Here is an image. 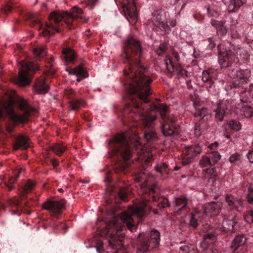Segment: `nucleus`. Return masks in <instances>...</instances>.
Listing matches in <instances>:
<instances>
[{
    "label": "nucleus",
    "instance_id": "nucleus-1",
    "mask_svg": "<svg viewBox=\"0 0 253 253\" xmlns=\"http://www.w3.org/2000/svg\"><path fill=\"white\" fill-rule=\"evenodd\" d=\"M124 51V63L126 64L124 74L127 80L124 85L129 102L125 104L120 114L124 120L129 118L132 121L141 119L146 129L144 133L145 139L148 141H154L157 138V133L153 129V122L157 118L154 112L158 107L149 98L151 94L149 84L152 80L141 63L140 42L132 37L128 38Z\"/></svg>",
    "mask_w": 253,
    "mask_h": 253
},
{
    "label": "nucleus",
    "instance_id": "nucleus-2",
    "mask_svg": "<svg viewBox=\"0 0 253 253\" xmlns=\"http://www.w3.org/2000/svg\"><path fill=\"white\" fill-rule=\"evenodd\" d=\"M151 210L149 201L141 202L139 205L130 208L128 211H124L118 215L114 214L110 221H103L105 225L103 229L100 228L97 223L96 227L98 234L101 237L108 239L110 247L114 249H120L123 246L125 237L121 232L125 227L122 226L121 224H125L131 232H135L143 217Z\"/></svg>",
    "mask_w": 253,
    "mask_h": 253
},
{
    "label": "nucleus",
    "instance_id": "nucleus-3",
    "mask_svg": "<svg viewBox=\"0 0 253 253\" xmlns=\"http://www.w3.org/2000/svg\"><path fill=\"white\" fill-rule=\"evenodd\" d=\"M110 157L113 159V169L116 173L127 171V169L131 164L133 153L132 148L142 150V146L137 140H129L126 132L118 133L108 142Z\"/></svg>",
    "mask_w": 253,
    "mask_h": 253
},
{
    "label": "nucleus",
    "instance_id": "nucleus-4",
    "mask_svg": "<svg viewBox=\"0 0 253 253\" xmlns=\"http://www.w3.org/2000/svg\"><path fill=\"white\" fill-rule=\"evenodd\" d=\"M83 12L81 8L75 6L72 8L71 12H52L48 17V22L46 23L44 26L41 21L36 18L33 14L27 15L28 24L31 27H36L38 30H42L40 34L43 37L49 39L55 33H59L63 28V25H66L69 29L73 26V21L80 17V15Z\"/></svg>",
    "mask_w": 253,
    "mask_h": 253
},
{
    "label": "nucleus",
    "instance_id": "nucleus-5",
    "mask_svg": "<svg viewBox=\"0 0 253 253\" xmlns=\"http://www.w3.org/2000/svg\"><path fill=\"white\" fill-rule=\"evenodd\" d=\"M18 106L20 110L23 112V115L15 113L11 104H8L6 107V113L10 119V122L6 125V130L8 132H12L16 125L27 122L29 116L37 112V110L32 107L24 99L19 100Z\"/></svg>",
    "mask_w": 253,
    "mask_h": 253
},
{
    "label": "nucleus",
    "instance_id": "nucleus-6",
    "mask_svg": "<svg viewBox=\"0 0 253 253\" xmlns=\"http://www.w3.org/2000/svg\"><path fill=\"white\" fill-rule=\"evenodd\" d=\"M217 47L218 61L221 68H226L233 63H237L240 59L246 60L248 58V52L243 48H239L237 50V56H236L231 50H227L224 48L223 44L218 45Z\"/></svg>",
    "mask_w": 253,
    "mask_h": 253
},
{
    "label": "nucleus",
    "instance_id": "nucleus-7",
    "mask_svg": "<svg viewBox=\"0 0 253 253\" xmlns=\"http://www.w3.org/2000/svg\"><path fill=\"white\" fill-rule=\"evenodd\" d=\"M39 69L38 65L33 62L22 61L20 63L18 75L13 77L11 79L12 82L20 86L28 85L30 84L33 75Z\"/></svg>",
    "mask_w": 253,
    "mask_h": 253
},
{
    "label": "nucleus",
    "instance_id": "nucleus-8",
    "mask_svg": "<svg viewBox=\"0 0 253 253\" xmlns=\"http://www.w3.org/2000/svg\"><path fill=\"white\" fill-rule=\"evenodd\" d=\"M113 174L111 171L107 170L104 178V181L106 183V196L108 197V199L107 200L108 204L113 202L117 203L116 199L117 197L120 200H125L127 198L128 193L126 185L122 186L120 184H118L117 186L118 187L119 191H116V187L110 184L112 182Z\"/></svg>",
    "mask_w": 253,
    "mask_h": 253
},
{
    "label": "nucleus",
    "instance_id": "nucleus-9",
    "mask_svg": "<svg viewBox=\"0 0 253 253\" xmlns=\"http://www.w3.org/2000/svg\"><path fill=\"white\" fill-rule=\"evenodd\" d=\"M139 238L137 253H146L150 249L156 248L158 245V231L156 230L145 234L141 233Z\"/></svg>",
    "mask_w": 253,
    "mask_h": 253
},
{
    "label": "nucleus",
    "instance_id": "nucleus-10",
    "mask_svg": "<svg viewBox=\"0 0 253 253\" xmlns=\"http://www.w3.org/2000/svg\"><path fill=\"white\" fill-rule=\"evenodd\" d=\"M248 92L244 91L240 94L241 102L235 108V113L241 116L247 118L253 117V108L251 105L252 102L251 95L248 96Z\"/></svg>",
    "mask_w": 253,
    "mask_h": 253
},
{
    "label": "nucleus",
    "instance_id": "nucleus-11",
    "mask_svg": "<svg viewBox=\"0 0 253 253\" xmlns=\"http://www.w3.org/2000/svg\"><path fill=\"white\" fill-rule=\"evenodd\" d=\"M228 83L232 84L235 87H239L246 83L251 76L250 70L233 69L229 74Z\"/></svg>",
    "mask_w": 253,
    "mask_h": 253
},
{
    "label": "nucleus",
    "instance_id": "nucleus-12",
    "mask_svg": "<svg viewBox=\"0 0 253 253\" xmlns=\"http://www.w3.org/2000/svg\"><path fill=\"white\" fill-rule=\"evenodd\" d=\"M159 114L162 119L166 122L162 126V131L164 135L170 136L172 135L174 130L167 123L170 122L172 124H174L176 121V118L172 114H169L167 106L160 104H159Z\"/></svg>",
    "mask_w": 253,
    "mask_h": 253
},
{
    "label": "nucleus",
    "instance_id": "nucleus-13",
    "mask_svg": "<svg viewBox=\"0 0 253 253\" xmlns=\"http://www.w3.org/2000/svg\"><path fill=\"white\" fill-rule=\"evenodd\" d=\"M65 200L52 201L47 200L42 205V208L50 211L51 214L58 218L65 209Z\"/></svg>",
    "mask_w": 253,
    "mask_h": 253
},
{
    "label": "nucleus",
    "instance_id": "nucleus-14",
    "mask_svg": "<svg viewBox=\"0 0 253 253\" xmlns=\"http://www.w3.org/2000/svg\"><path fill=\"white\" fill-rule=\"evenodd\" d=\"M202 151V149L199 144L186 146L183 152L185 157L181 161L182 165L186 166L191 164L192 159L199 155Z\"/></svg>",
    "mask_w": 253,
    "mask_h": 253
},
{
    "label": "nucleus",
    "instance_id": "nucleus-15",
    "mask_svg": "<svg viewBox=\"0 0 253 253\" xmlns=\"http://www.w3.org/2000/svg\"><path fill=\"white\" fill-rule=\"evenodd\" d=\"M222 203L220 202H211L204 205L203 207L204 213L202 218H209L212 215L218 214L221 210Z\"/></svg>",
    "mask_w": 253,
    "mask_h": 253
},
{
    "label": "nucleus",
    "instance_id": "nucleus-16",
    "mask_svg": "<svg viewBox=\"0 0 253 253\" xmlns=\"http://www.w3.org/2000/svg\"><path fill=\"white\" fill-rule=\"evenodd\" d=\"M135 180L139 183L141 189H142L145 193L149 192L150 193H155L154 187H150L147 178V176L144 173L140 172L135 174L134 176Z\"/></svg>",
    "mask_w": 253,
    "mask_h": 253
},
{
    "label": "nucleus",
    "instance_id": "nucleus-17",
    "mask_svg": "<svg viewBox=\"0 0 253 253\" xmlns=\"http://www.w3.org/2000/svg\"><path fill=\"white\" fill-rule=\"evenodd\" d=\"M7 204L11 208L12 214L20 215L22 211L27 212L29 214H31V212L29 210L24 209V207L20 204V201L18 198H13L9 199L7 201Z\"/></svg>",
    "mask_w": 253,
    "mask_h": 253
},
{
    "label": "nucleus",
    "instance_id": "nucleus-18",
    "mask_svg": "<svg viewBox=\"0 0 253 253\" xmlns=\"http://www.w3.org/2000/svg\"><path fill=\"white\" fill-rule=\"evenodd\" d=\"M179 56L177 52L173 51L171 56L168 59H165V64L167 69L169 72H174L180 69Z\"/></svg>",
    "mask_w": 253,
    "mask_h": 253
},
{
    "label": "nucleus",
    "instance_id": "nucleus-19",
    "mask_svg": "<svg viewBox=\"0 0 253 253\" xmlns=\"http://www.w3.org/2000/svg\"><path fill=\"white\" fill-rule=\"evenodd\" d=\"M123 10L126 16H128L133 21L136 20L137 12L134 0H127V3L123 6Z\"/></svg>",
    "mask_w": 253,
    "mask_h": 253
},
{
    "label": "nucleus",
    "instance_id": "nucleus-20",
    "mask_svg": "<svg viewBox=\"0 0 253 253\" xmlns=\"http://www.w3.org/2000/svg\"><path fill=\"white\" fill-rule=\"evenodd\" d=\"M35 89L39 94H45L48 91L49 86L44 77H41L37 79Z\"/></svg>",
    "mask_w": 253,
    "mask_h": 253
},
{
    "label": "nucleus",
    "instance_id": "nucleus-21",
    "mask_svg": "<svg viewBox=\"0 0 253 253\" xmlns=\"http://www.w3.org/2000/svg\"><path fill=\"white\" fill-rule=\"evenodd\" d=\"M29 147V138L23 135L18 136L13 145V149L15 150H18L20 148L26 149Z\"/></svg>",
    "mask_w": 253,
    "mask_h": 253
},
{
    "label": "nucleus",
    "instance_id": "nucleus-22",
    "mask_svg": "<svg viewBox=\"0 0 253 253\" xmlns=\"http://www.w3.org/2000/svg\"><path fill=\"white\" fill-rule=\"evenodd\" d=\"M69 74L76 75L77 77V81L80 82L83 79L88 77V75L82 66H77L74 69H67Z\"/></svg>",
    "mask_w": 253,
    "mask_h": 253
},
{
    "label": "nucleus",
    "instance_id": "nucleus-23",
    "mask_svg": "<svg viewBox=\"0 0 253 253\" xmlns=\"http://www.w3.org/2000/svg\"><path fill=\"white\" fill-rule=\"evenodd\" d=\"M86 103L82 98L78 97L69 101V108L70 110L77 112L82 107H84Z\"/></svg>",
    "mask_w": 253,
    "mask_h": 253
},
{
    "label": "nucleus",
    "instance_id": "nucleus-24",
    "mask_svg": "<svg viewBox=\"0 0 253 253\" xmlns=\"http://www.w3.org/2000/svg\"><path fill=\"white\" fill-rule=\"evenodd\" d=\"M214 72L212 70H204L202 72V80L207 87H211L214 82Z\"/></svg>",
    "mask_w": 253,
    "mask_h": 253
},
{
    "label": "nucleus",
    "instance_id": "nucleus-25",
    "mask_svg": "<svg viewBox=\"0 0 253 253\" xmlns=\"http://www.w3.org/2000/svg\"><path fill=\"white\" fill-rule=\"evenodd\" d=\"M225 23L224 21H217L214 19L211 20V25L216 30V33L221 36L225 35L227 32L224 26Z\"/></svg>",
    "mask_w": 253,
    "mask_h": 253
},
{
    "label": "nucleus",
    "instance_id": "nucleus-26",
    "mask_svg": "<svg viewBox=\"0 0 253 253\" xmlns=\"http://www.w3.org/2000/svg\"><path fill=\"white\" fill-rule=\"evenodd\" d=\"M226 202L231 208H235L238 211H240V208L242 206V201L237 199L232 195H227L225 198Z\"/></svg>",
    "mask_w": 253,
    "mask_h": 253
},
{
    "label": "nucleus",
    "instance_id": "nucleus-27",
    "mask_svg": "<svg viewBox=\"0 0 253 253\" xmlns=\"http://www.w3.org/2000/svg\"><path fill=\"white\" fill-rule=\"evenodd\" d=\"M187 204L186 199L184 197H180L176 198L175 200L174 210L175 212L178 214L181 213V211L186 208Z\"/></svg>",
    "mask_w": 253,
    "mask_h": 253
},
{
    "label": "nucleus",
    "instance_id": "nucleus-28",
    "mask_svg": "<svg viewBox=\"0 0 253 253\" xmlns=\"http://www.w3.org/2000/svg\"><path fill=\"white\" fill-rule=\"evenodd\" d=\"M203 241L201 243V247L204 251H206L209 246L215 240V235L211 232L206 233L203 235Z\"/></svg>",
    "mask_w": 253,
    "mask_h": 253
},
{
    "label": "nucleus",
    "instance_id": "nucleus-29",
    "mask_svg": "<svg viewBox=\"0 0 253 253\" xmlns=\"http://www.w3.org/2000/svg\"><path fill=\"white\" fill-rule=\"evenodd\" d=\"M237 222L236 218L232 219H224L222 223L220 228L223 231L233 232L234 231V224Z\"/></svg>",
    "mask_w": 253,
    "mask_h": 253
},
{
    "label": "nucleus",
    "instance_id": "nucleus-30",
    "mask_svg": "<svg viewBox=\"0 0 253 253\" xmlns=\"http://www.w3.org/2000/svg\"><path fill=\"white\" fill-rule=\"evenodd\" d=\"M247 240L246 237L243 235H239L235 237L234 240L232 242L231 248L233 251H236L240 247L245 244Z\"/></svg>",
    "mask_w": 253,
    "mask_h": 253
},
{
    "label": "nucleus",
    "instance_id": "nucleus-31",
    "mask_svg": "<svg viewBox=\"0 0 253 253\" xmlns=\"http://www.w3.org/2000/svg\"><path fill=\"white\" fill-rule=\"evenodd\" d=\"M63 58L66 62H72L76 58L74 51L70 47L63 48L62 49Z\"/></svg>",
    "mask_w": 253,
    "mask_h": 253
},
{
    "label": "nucleus",
    "instance_id": "nucleus-32",
    "mask_svg": "<svg viewBox=\"0 0 253 253\" xmlns=\"http://www.w3.org/2000/svg\"><path fill=\"white\" fill-rule=\"evenodd\" d=\"M50 149L57 156H60L66 150V147L63 143H55Z\"/></svg>",
    "mask_w": 253,
    "mask_h": 253
},
{
    "label": "nucleus",
    "instance_id": "nucleus-33",
    "mask_svg": "<svg viewBox=\"0 0 253 253\" xmlns=\"http://www.w3.org/2000/svg\"><path fill=\"white\" fill-rule=\"evenodd\" d=\"M152 159V156H148L147 158L145 155L142 156L139 155L137 157L136 164L137 165H141L142 168L145 169V168L149 164L150 160Z\"/></svg>",
    "mask_w": 253,
    "mask_h": 253
},
{
    "label": "nucleus",
    "instance_id": "nucleus-34",
    "mask_svg": "<svg viewBox=\"0 0 253 253\" xmlns=\"http://www.w3.org/2000/svg\"><path fill=\"white\" fill-rule=\"evenodd\" d=\"M243 3L241 0H231L228 5V11L230 12L236 11L243 5Z\"/></svg>",
    "mask_w": 253,
    "mask_h": 253
},
{
    "label": "nucleus",
    "instance_id": "nucleus-35",
    "mask_svg": "<svg viewBox=\"0 0 253 253\" xmlns=\"http://www.w3.org/2000/svg\"><path fill=\"white\" fill-rule=\"evenodd\" d=\"M225 113V105L223 103H218L217 108L215 110V117L219 120L222 121Z\"/></svg>",
    "mask_w": 253,
    "mask_h": 253
},
{
    "label": "nucleus",
    "instance_id": "nucleus-36",
    "mask_svg": "<svg viewBox=\"0 0 253 253\" xmlns=\"http://www.w3.org/2000/svg\"><path fill=\"white\" fill-rule=\"evenodd\" d=\"M152 25L153 27L152 28L154 32L155 33L156 35L157 34V28L158 27V13L157 11L152 13V17L151 19V22L149 25Z\"/></svg>",
    "mask_w": 253,
    "mask_h": 253
},
{
    "label": "nucleus",
    "instance_id": "nucleus-37",
    "mask_svg": "<svg viewBox=\"0 0 253 253\" xmlns=\"http://www.w3.org/2000/svg\"><path fill=\"white\" fill-rule=\"evenodd\" d=\"M34 53L37 58L40 59L46 54L45 48L42 46H37L33 49Z\"/></svg>",
    "mask_w": 253,
    "mask_h": 253
},
{
    "label": "nucleus",
    "instance_id": "nucleus-38",
    "mask_svg": "<svg viewBox=\"0 0 253 253\" xmlns=\"http://www.w3.org/2000/svg\"><path fill=\"white\" fill-rule=\"evenodd\" d=\"M35 186V183L31 180H28L25 182L23 185V191L24 193H28L31 192Z\"/></svg>",
    "mask_w": 253,
    "mask_h": 253
},
{
    "label": "nucleus",
    "instance_id": "nucleus-39",
    "mask_svg": "<svg viewBox=\"0 0 253 253\" xmlns=\"http://www.w3.org/2000/svg\"><path fill=\"white\" fill-rule=\"evenodd\" d=\"M18 177V173H15L14 177H8V181L7 183H5V185L9 191H11L12 189L13 186L12 184L17 180Z\"/></svg>",
    "mask_w": 253,
    "mask_h": 253
},
{
    "label": "nucleus",
    "instance_id": "nucleus-40",
    "mask_svg": "<svg viewBox=\"0 0 253 253\" xmlns=\"http://www.w3.org/2000/svg\"><path fill=\"white\" fill-rule=\"evenodd\" d=\"M194 107H195L196 109V111L195 113V116H198L200 117L201 119H204V117H206L207 116V110L205 108H202L201 109H197L195 106V103H194Z\"/></svg>",
    "mask_w": 253,
    "mask_h": 253
},
{
    "label": "nucleus",
    "instance_id": "nucleus-41",
    "mask_svg": "<svg viewBox=\"0 0 253 253\" xmlns=\"http://www.w3.org/2000/svg\"><path fill=\"white\" fill-rule=\"evenodd\" d=\"M199 164L202 168L207 167L211 165V159L206 156H203L199 161Z\"/></svg>",
    "mask_w": 253,
    "mask_h": 253
},
{
    "label": "nucleus",
    "instance_id": "nucleus-42",
    "mask_svg": "<svg viewBox=\"0 0 253 253\" xmlns=\"http://www.w3.org/2000/svg\"><path fill=\"white\" fill-rule=\"evenodd\" d=\"M228 125L230 128L235 131L239 130L241 128L240 123L236 120H231L229 121Z\"/></svg>",
    "mask_w": 253,
    "mask_h": 253
},
{
    "label": "nucleus",
    "instance_id": "nucleus-43",
    "mask_svg": "<svg viewBox=\"0 0 253 253\" xmlns=\"http://www.w3.org/2000/svg\"><path fill=\"white\" fill-rule=\"evenodd\" d=\"M204 171L206 174L211 176V178H214L218 175V172L216 169L214 168L207 169L204 170Z\"/></svg>",
    "mask_w": 253,
    "mask_h": 253
},
{
    "label": "nucleus",
    "instance_id": "nucleus-44",
    "mask_svg": "<svg viewBox=\"0 0 253 253\" xmlns=\"http://www.w3.org/2000/svg\"><path fill=\"white\" fill-rule=\"evenodd\" d=\"M65 95L70 100L77 97V93L73 89H68L65 90Z\"/></svg>",
    "mask_w": 253,
    "mask_h": 253
},
{
    "label": "nucleus",
    "instance_id": "nucleus-45",
    "mask_svg": "<svg viewBox=\"0 0 253 253\" xmlns=\"http://www.w3.org/2000/svg\"><path fill=\"white\" fill-rule=\"evenodd\" d=\"M199 213L197 212L194 214H192L190 219V225L193 228H195L197 226V218H199Z\"/></svg>",
    "mask_w": 253,
    "mask_h": 253
},
{
    "label": "nucleus",
    "instance_id": "nucleus-46",
    "mask_svg": "<svg viewBox=\"0 0 253 253\" xmlns=\"http://www.w3.org/2000/svg\"><path fill=\"white\" fill-rule=\"evenodd\" d=\"M245 220L249 223H253V211H247L244 215Z\"/></svg>",
    "mask_w": 253,
    "mask_h": 253
},
{
    "label": "nucleus",
    "instance_id": "nucleus-47",
    "mask_svg": "<svg viewBox=\"0 0 253 253\" xmlns=\"http://www.w3.org/2000/svg\"><path fill=\"white\" fill-rule=\"evenodd\" d=\"M241 155L239 153H234L232 154L229 158V161L231 163H234L241 160Z\"/></svg>",
    "mask_w": 253,
    "mask_h": 253
},
{
    "label": "nucleus",
    "instance_id": "nucleus-48",
    "mask_svg": "<svg viewBox=\"0 0 253 253\" xmlns=\"http://www.w3.org/2000/svg\"><path fill=\"white\" fill-rule=\"evenodd\" d=\"M13 5L10 3H7L5 6L2 8V11L5 15H8L11 12L12 9L13 8Z\"/></svg>",
    "mask_w": 253,
    "mask_h": 253
},
{
    "label": "nucleus",
    "instance_id": "nucleus-49",
    "mask_svg": "<svg viewBox=\"0 0 253 253\" xmlns=\"http://www.w3.org/2000/svg\"><path fill=\"white\" fill-rule=\"evenodd\" d=\"M159 29L165 32V34L169 33L170 31V29L167 23L164 22H159Z\"/></svg>",
    "mask_w": 253,
    "mask_h": 253
},
{
    "label": "nucleus",
    "instance_id": "nucleus-50",
    "mask_svg": "<svg viewBox=\"0 0 253 253\" xmlns=\"http://www.w3.org/2000/svg\"><path fill=\"white\" fill-rule=\"evenodd\" d=\"M168 200V199L163 198L160 197L159 196V208H165L166 207L169 206Z\"/></svg>",
    "mask_w": 253,
    "mask_h": 253
},
{
    "label": "nucleus",
    "instance_id": "nucleus-51",
    "mask_svg": "<svg viewBox=\"0 0 253 253\" xmlns=\"http://www.w3.org/2000/svg\"><path fill=\"white\" fill-rule=\"evenodd\" d=\"M247 200L249 203H253V186H251L248 188V194L247 196Z\"/></svg>",
    "mask_w": 253,
    "mask_h": 253
},
{
    "label": "nucleus",
    "instance_id": "nucleus-52",
    "mask_svg": "<svg viewBox=\"0 0 253 253\" xmlns=\"http://www.w3.org/2000/svg\"><path fill=\"white\" fill-rule=\"evenodd\" d=\"M96 251L98 253H105V251L103 249V243L101 241L97 242L96 246Z\"/></svg>",
    "mask_w": 253,
    "mask_h": 253
},
{
    "label": "nucleus",
    "instance_id": "nucleus-53",
    "mask_svg": "<svg viewBox=\"0 0 253 253\" xmlns=\"http://www.w3.org/2000/svg\"><path fill=\"white\" fill-rule=\"evenodd\" d=\"M212 154L213 155V161L214 162V163H217L218 161H219L221 159V155L220 154L217 152H212Z\"/></svg>",
    "mask_w": 253,
    "mask_h": 253
},
{
    "label": "nucleus",
    "instance_id": "nucleus-54",
    "mask_svg": "<svg viewBox=\"0 0 253 253\" xmlns=\"http://www.w3.org/2000/svg\"><path fill=\"white\" fill-rule=\"evenodd\" d=\"M195 134L197 136H200L201 135V131L200 130V125L198 124H196L194 126Z\"/></svg>",
    "mask_w": 253,
    "mask_h": 253
},
{
    "label": "nucleus",
    "instance_id": "nucleus-55",
    "mask_svg": "<svg viewBox=\"0 0 253 253\" xmlns=\"http://www.w3.org/2000/svg\"><path fill=\"white\" fill-rule=\"evenodd\" d=\"M247 157L249 162L253 163V150H250L247 154Z\"/></svg>",
    "mask_w": 253,
    "mask_h": 253
},
{
    "label": "nucleus",
    "instance_id": "nucleus-56",
    "mask_svg": "<svg viewBox=\"0 0 253 253\" xmlns=\"http://www.w3.org/2000/svg\"><path fill=\"white\" fill-rule=\"evenodd\" d=\"M59 229H62L63 230H67L68 229V226H67L65 223H60L58 225H56Z\"/></svg>",
    "mask_w": 253,
    "mask_h": 253
},
{
    "label": "nucleus",
    "instance_id": "nucleus-57",
    "mask_svg": "<svg viewBox=\"0 0 253 253\" xmlns=\"http://www.w3.org/2000/svg\"><path fill=\"white\" fill-rule=\"evenodd\" d=\"M180 250L184 253H189L190 248L188 246H183L180 247Z\"/></svg>",
    "mask_w": 253,
    "mask_h": 253
},
{
    "label": "nucleus",
    "instance_id": "nucleus-58",
    "mask_svg": "<svg viewBox=\"0 0 253 253\" xmlns=\"http://www.w3.org/2000/svg\"><path fill=\"white\" fill-rule=\"evenodd\" d=\"M207 11L210 15L212 17H216L218 15V14L216 12L211 9L210 8H207Z\"/></svg>",
    "mask_w": 253,
    "mask_h": 253
},
{
    "label": "nucleus",
    "instance_id": "nucleus-59",
    "mask_svg": "<svg viewBox=\"0 0 253 253\" xmlns=\"http://www.w3.org/2000/svg\"><path fill=\"white\" fill-rule=\"evenodd\" d=\"M50 162L54 168H56L59 164V161L55 159L51 160Z\"/></svg>",
    "mask_w": 253,
    "mask_h": 253
},
{
    "label": "nucleus",
    "instance_id": "nucleus-60",
    "mask_svg": "<svg viewBox=\"0 0 253 253\" xmlns=\"http://www.w3.org/2000/svg\"><path fill=\"white\" fill-rule=\"evenodd\" d=\"M218 143L217 142H214V143H211L209 146H208V148L210 149H213L214 148H216L218 146Z\"/></svg>",
    "mask_w": 253,
    "mask_h": 253
},
{
    "label": "nucleus",
    "instance_id": "nucleus-61",
    "mask_svg": "<svg viewBox=\"0 0 253 253\" xmlns=\"http://www.w3.org/2000/svg\"><path fill=\"white\" fill-rule=\"evenodd\" d=\"M248 92V91H247ZM252 94L253 95V84H251L250 85V88H249V92H248V94ZM249 94H248V95Z\"/></svg>",
    "mask_w": 253,
    "mask_h": 253
},
{
    "label": "nucleus",
    "instance_id": "nucleus-62",
    "mask_svg": "<svg viewBox=\"0 0 253 253\" xmlns=\"http://www.w3.org/2000/svg\"><path fill=\"white\" fill-rule=\"evenodd\" d=\"M167 49V46L166 45H163V47L159 46V51L162 50L163 52L165 51Z\"/></svg>",
    "mask_w": 253,
    "mask_h": 253
},
{
    "label": "nucleus",
    "instance_id": "nucleus-63",
    "mask_svg": "<svg viewBox=\"0 0 253 253\" xmlns=\"http://www.w3.org/2000/svg\"><path fill=\"white\" fill-rule=\"evenodd\" d=\"M215 46V44L214 42H211L210 43L209 45V47L211 49H212L214 48Z\"/></svg>",
    "mask_w": 253,
    "mask_h": 253
},
{
    "label": "nucleus",
    "instance_id": "nucleus-64",
    "mask_svg": "<svg viewBox=\"0 0 253 253\" xmlns=\"http://www.w3.org/2000/svg\"><path fill=\"white\" fill-rule=\"evenodd\" d=\"M3 116V109L0 107V119L2 118Z\"/></svg>",
    "mask_w": 253,
    "mask_h": 253
}]
</instances>
